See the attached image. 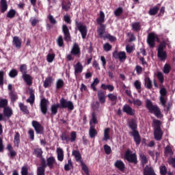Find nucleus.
<instances>
[{
  "label": "nucleus",
  "instance_id": "30",
  "mask_svg": "<svg viewBox=\"0 0 175 175\" xmlns=\"http://www.w3.org/2000/svg\"><path fill=\"white\" fill-rule=\"evenodd\" d=\"M20 72L22 73V78L25 81L26 72H27V66L26 65V64H22V65L20 66Z\"/></svg>",
  "mask_w": 175,
  "mask_h": 175
},
{
  "label": "nucleus",
  "instance_id": "49",
  "mask_svg": "<svg viewBox=\"0 0 175 175\" xmlns=\"http://www.w3.org/2000/svg\"><path fill=\"white\" fill-rule=\"evenodd\" d=\"M157 77L159 81L161 84H163V83L165 81V77L163 76V73H162V72H157Z\"/></svg>",
  "mask_w": 175,
  "mask_h": 175
},
{
  "label": "nucleus",
  "instance_id": "23",
  "mask_svg": "<svg viewBox=\"0 0 175 175\" xmlns=\"http://www.w3.org/2000/svg\"><path fill=\"white\" fill-rule=\"evenodd\" d=\"M107 98L109 100H111L113 105H116V103H117V100H118L117 94H113V92H109V94H107Z\"/></svg>",
  "mask_w": 175,
  "mask_h": 175
},
{
  "label": "nucleus",
  "instance_id": "4",
  "mask_svg": "<svg viewBox=\"0 0 175 175\" xmlns=\"http://www.w3.org/2000/svg\"><path fill=\"white\" fill-rule=\"evenodd\" d=\"M152 122L154 124V139H156V140H161L163 135V132L161 128V125L162 124V122L161 120H157V118H154L152 120Z\"/></svg>",
  "mask_w": 175,
  "mask_h": 175
},
{
  "label": "nucleus",
  "instance_id": "47",
  "mask_svg": "<svg viewBox=\"0 0 175 175\" xmlns=\"http://www.w3.org/2000/svg\"><path fill=\"white\" fill-rule=\"evenodd\" d=\"M123 12H124L123 8L120 6L119 8H117L116 10H114V15L116 16V17H120V16H122Z\"/></svg>",
  "mask_w": 175,
  "mask_h": 175
},
{
  "label": "nucleus",
  "instance_id": "40",
  "mask_svg": "<svg viewBox=\"0 0 175 175\" xmlns=\"http://www.w3.org/2000/svg\"><path fill=\"white\" fill-rule=\"evenodd\" d=\"M18 105L21 110L23 111L24 114H29V110L26 105H24V103L22 102H21Z\"/></svg>",
  "mask_w": 175,
  "mask_h": 175
},
{
  "label": "nucleus",
  "instance_id": "18",
  "mask_svg": "<svg viewBox=\"0 0 175 175\" xmlns=\"http://www.w3.org/2000/svg\"><path fill=\"white\" fill-rule=\"evenodd\" d=\"M157 57L161 59V61H165L167 58V53L166 50H163L158 47L157 49Z\"/></svg>",
  "mask_w": 175,
  "mask_h": 175
},
{
  "label": "nucleus",
  "instance_id": "12",
  "mask_svg": "<svg viewBox=\"0 0 175 175\" xmlns=\"http://www.w3.org/2000/svg\"><path fill=\"white\" fill-rule=\"evenodd\" d=\"M62 32L64 35V40H66V42H70L72 38L70 32L69 31V28L66 24H63L62 25Z\"/></svg>",
  "mask_w": 175,
  "mask_h": 175
},
{
  "label": "nucleus",
  "instance_id": "59",
  "mask_svg": "<svg viewBox=\"0 0 175 175\" xmlns=\"http://www.w3.org/2000/svg\"><path fill=\"white\" fill-rule=\"evenodd\" d=\"M16 99H18V95L16 91H14V90H12V91L11 92V100L12 102H16Z\"/></svg>",
  "mask_w": 175,
  "mask_h": 175
},
{
  "label": "nucleus",
  "instance_id": "19",
  "mask_svg": "<svg viewBox=\"0 0 175 175\" xmlns=\"http://www.w3.org/2000/svg\"><path fill=\"white\" fill-rule=\"evenodd\" d=\"M6 149L9 152L8 155H10V158H14V157L17 155L16 152H15V150L13 148L12 143H8V144H7Z\"/></svg>",
  "mask_w": 175,
  "mask_h": 175
},
{
  "label": "nucleus",
  "instance_id": "6",
  "mask_svg": "<svg viewBox=\"0 0 175 175\" xmlns=\"http://www.w3.org/2000/svg\"><path fill=\"white\" fill-rule=\"evenodd\" d=\"M81 54V47L79 44L77 42L74 43L72 49H71L70 54H67L66 58L68 61H73L75 57L72 55H80Z\"/></svg>",
  "mask_w": 175,
  "mask_h": 175
},
{
  "label": "nucleus",
  "instance_id": "26",
  "mask_svg": "<svg viewBox=\"0 0 175 175\" xmlns=\"http://www.w3.org/2000/svg\"><path fill=\"white\" fill-rule=\"evenodd\" d=\"M144 175H156V174L152 167H148V165H146L144 170Z\"/></svg>",
  "mask_w": 175,
  "mask_h": 175
},
{
  "label": "nucleus",
  "instance_id": "22",
  "mask_svg": "<svg viewBox=\"0 0 175 175\" xmlns=\"http://www.w3.org/2000/svg\"><path fill=\"white\" fill-rule=\"evenodd\" d=\"M114 166L116 167H118L119 170H121V172H124L125 170V164L122 160H116V163H114Z\"/></svg>",
  "mask_w": 175,
  "mask_h": 175
},
{
  "label": "nucleus",
  "instance_id": "24",
  "mask_svg": "<svg viewBox=\"0 0 175 175\" xmlns=\"http://www.w3.org/2000/svg\"><path fill=\"white\" fill-rule=\"evenodd\" d=\"M12 43L17 49H21L22 46V40L18 36H14Z\"/></svg>",
  "mask_w": 175,
  "mask_h": 175
},
{
  "label": "nucleus",
  "instance_id": "41",
  "mask_svg": "<svg viewBox=\"0 0 175 175\" xmlns=\"http://www.w3.org/2000/svg\"><path fill=\"white\" fill-rule=\"evenodd\" d=\"M159 10V6H154V8H150L148 11V14H150V16H155L156 14H157Z\"/></svg>",
  "mask_w": 175,
  "mask_h": 175
},
{
  "label": "nucleus",
  "instance_id": "3",
  "mask_svg": "<svg viewBox=\"0 0 175 175\" xmlns=\"http://www.w3.org/2000/svg\"><path fill=\"white\" fill-rule=\"evenodd\" d=\"M146 107L150 113H154L157 118H162V117H163L159 106H158V105H154L150 99H146Z\"/></svg>",
  "mask_w": 175,
  "mask_h": 175
},
{
  "label": "nucleus",
  "instance_id": "61",
  "mask_svg": "<svg viewBox=\"0 0 175 175\" xmlns=\"http://www.w3.org/2000/svg\"><path fill=\"white\" fill-rule=\"evenodd\" d=\"M32 27H36V24L39 23L38 18H36V17L31 18L29 20Z\"/></svg>",
  "mask_w": 175,
  "mask_h": 175
},
{
  "label": "nucleus",
  "instance_id": "10",
  "mask_svg": "<svg viewBox=\"0 0 175 175\" xmlns=\"http://www.w3.org/2000/svg\"><path fill=\"white\" fill-rule=\"evenodd\" d=\"M32 126L34 128L36 133H40V135L43 134L44 132V128L39 121H37L36 120H32Z\"/></svg>",
  "mask_w": 175,
  "mask_h": 175
},
{
  "label": "nucleus",
  "instance_id": "31",
  "mask_svg": "<svg viewBox=\"0 0 175 175\" xmlns=\"http://www.w3.org/2000/svg\"><path fill=\"white\" fill-rule=\"evenodd\" d=\"M33 154L37 157V158H40L42 161L43 157V150L42 148H34Z\"/></svg>",
  "mask_w": 175,
  "mask_h": 175
},
{
  "label": "nucleus",
  "instance_id": "34",
  "mask_svg": "<svg viewBox=\"0 0 175 175\" xmlns=\"http://www.w3.org/2000/svg\"><path fill=\"white\" fill-rule=\"evenodd\" d=\"M174 152L172 150V148L170 146L167 145L166 146V147L165 148V151H164V154L165 157H169V158H170V157H172V155H173Z\"/></svg>",
  "mask_w": 175,
  "mask_h": 175
},
{
  "label": "nucleus",
  "instance_id": "1",
  "mask_svg": "<svg viewBox=\"0 0 175 175\" xmlns=\"http://www.w3.org/2000/svg\"><path fill=\"white\" fill-rule=\"evenodd\" d=\"M59 107L68 109V110H74L75 105L72 100H68L65 98H61V99H59V103L51 105V111L53 116L57 114Z\"/></svg>",
  "mask_w": 175,
  "mask_h": 175
},
{
  "label": "nucleus",
  "instance_id": "50",
  "mask_svg": "<svg viewBox=\"0 0 175 175\" xmlns=\"http://www.w3.org/2000/svg\"><path fill=\"white\" fill-rule=\"evenodd\" d=\"M64 85V81L63 79H58V80L56 82V88L57 90H59L60 88H62Z\"/></svg>",
  "mask_w": 175,
  "mask_h": 175
},
{
  "label": "nucleus",
  "instance_id": "46",
  "mask_svg": "<svg viewBox=\"0 0 175 175\" xmlns=\"http://www.w3.org/2000/svg\"><path fill=\"white\" fill-rule=\"evenodd\" d=\"M104 39H108L109 42H116L117 40L116 36H113L111 33H106L104 36Z\"/></svg>",
  "mask_w": 175,
  "mask_h": 175
},
{
  "label": "nucleus",
  "instance_id": "51",
  "mask_svg": "<svg viewBox=\"0 0 175 175\" xmlns=\"http://www.w3.org/2000/svg\"><path fill=\"white\" fill-rule=\"evenodd\" d=\"M134 85L136 90H137L138 92H142V82L139 81V80H135L134 82Z\"/></svg>",
  "mask_w": 175,
  "mask_h": 175
},
{
  "label": "nucleus",
  "instance_id": "8",
  "mask_svg": "<svg viewBox=\"0 0 175 175\" xmlns=\"http://www.w3.org/2000/svg\"><path fill=\"white\" fill-rule=\"evenodd\" d=\"M61 137L62 140H66V142H75L77 137V133L76 131H72L70 133V137L69 132H68V131H64V132L62 133Z\"/></svg>",
  "mask_w": 175,
  "mask_h": 175
},
{
  "label": "nucleus",
  "instance_id": "11",
  "mask_svg": "<svg viewBox=\"0 0 175 175\" xmlns=\"http://www.w3.org/2000/svg\"><path fill=\"white\" fill-rule=\"evenodd\" d=\"M113 56L114 57V58H116V59H119L120 62L125 61V59H126L127 58L126 53H125V51L118 52L117 51H115L113 53Z\"/></svg>",
  "mask_w": 175,
  "mask_h": 175
},
{
  "label": "nucleus",
  "instance_id": "62",
  "mask_svg": "<svg viewBox=\"0 0 175 175\" xmlns=\"http://www.w3.org/2000/svg\"><path fill=\"white\" fill-rule=\"evenodd\" d=\"M160 173L162 175H166L167 173V168H166V165H162L160 167Z\"/></svg>",
  "mask_w": 175,
  "mask_h": 175
},
{
  "label": "nucleus",
  "instance_id": "37",
  "mask_svg": "<svg viewBox=\"0 0 175 175\" xmlns=\"http://www.w3.org/2000/svg\"><path fill=\"white\" fill-rule=\"evenodd\" d=\"M8 5L6 0H1V12L5 13L8 10Z\"/></svg>",
  "mask_w": 175,
  "mask_h": 175
},
{
  "label": "nucleus",
  "instance_id": "27",
  "mask_svg": "<svg viewBox=\"0 0 175 175\" xmlns=\"http://www.w3.org/2000/svg\"><path fill=\"white\" fill-rule=\"evenodd\" d=\"M35 91L33 88L29 89V98L27 99V102H29L31 105L35 102Z\"/></svg>",
  "mask_w": 175,
  "mask_h": 175
},
{
  "label": "nucleus",
  "instance_id": "15",
  "mask_svg": "<svg viewBox=\"0 0 175 175\" xmlns=\"http://www.w3.org/2000/svg\"><path fill=\"white\" fill-rule=\"evenodd\" d=\"M40 110L43 114H46L48 111V100L46 98H42L40 103Z\"/></svg>",
  "mask_w": 175,
  "mask_h": 175
},
{
  "label": "nucleus",
  "instance_id": "17",
  "mask_svg": "<svg viewBox=\"0 0 175 175\" xmlns=\"http://www.w3.org/2000/svg\"><path fill=\"white\" fill-rule=\"evenodd\" d=\"M122 111L124 113H126V114H129V116H135L136 111L135 109H133L130 105L125 104L122 107Z\"/></svg>",
  "mask_w": 175,
  "mask_h": 175
},
{
  "label": "nucleus",
  "instance_id": "57",
  "mask_svg": "<svg viewBox=\"0 0 175 175\" xmlns=\"http://www.w3.org/2000/svg\"><path fill=\"white\" fill-rule=\"evenodd\" d=\"M57 43L59 47H62L64 44V39L62 35H59L57 39Z\"/></svg>",
  "mask_w": 175,
  "mask_h": 175
},
{
  "label": "nucleus",
  "instance_id": "5",
  "mask_svg": "<svg viewBox=\"0 0 175 175\" xmlns=\"http://www.w3.org/2000/svg\"><path fill=\"white\" fill-rule=\"evenodd\" d=\"M72 155L75 157L77 162H80L81 166L82 167V170L87 175H90V171L88 165L83 163V160L82 159L81 154L79 150H72Z\"/></svg>",
  "mask_w": 175,
  "mask_h": 175
},
{
  "label": "nucleus",
  "instance_id": "63",
  "mask_svg": "<svg viewBox=\"0 0 175 175\" xmlns=\"http://www.w3.org/2000/svg\"><path fill=\"white\" fill-rule=\"evenodd\" d=\"M167 162L169 165H172V167H175V157H173V156H171V157L168 159Z\"/></svg>",
  "mask_w": 175,
  "mask_h": 175
},
{
  "label": "nucleus",
  "instance_id": "25",
  "mask_svg": "<svg viewBox=\"0 0 175 175\" xmlns=\"http://www.w3.org/2000/svg\"><path fill=\"white\" fill-rule=\"evenodd\" d=\"M105 21V14L103 10L100 11L99 17L96 18V23L98 25H102Z\"/></svg>",
  "mask_w": 175,
  "mask_h": 175
},
{
  "label": "nucleus",
  "instance_id": "29",
  "mask_svg": "<svg viewBox=\"0 0 175 175\" xmlns=\"http://www.w3.org/2000/svg\"><path fill=\"white\" fill-rule=\"evenodd\" d=\"M53 79L52 76H49L48 77H46V79L44 81V83H43V86L45 88H48L49 87L51 86V85L53 83Z\"/></svg>",
  "mask_w": 175,
  "mask_h": 175
},
{
  "label": "nucleus",
  "instance_id": "28",
  "mask_svg": "<svg viewBox=\"0 0 175 175\" xmlns=\"http://www.w3.org/2000/svg\"><path fill=\"white\" fill-rule=\"evenodd\" d=\"M14 143L16 147H19L21 143V135L18 131H16L14 137Z\"/></svg>",
  "mask_w": 175,
  "mask_h": 175
},
{
  "label": "nucleus",
  "instance_id": "20",
  "mask_svg": "<svg viewBox=\"0 0 175 175\" xmlns=\"http://www.w3.org/2000/svg\"><path fill=\"white\" fill-rule=\"evenodd\" d=\"M55 163H56V160L53 156L48 157V159H46V167L49 166L50 169H53Z\"/></svg>",
  "mask_w": 175,
  "mask_h": 175
},
{
  "label": "nucleus",
  "instance_id": "16",
  "mask_svg": "<svg viewBox=\"0 0 175 175\" xmlns=\"http://www.w3.org/2000/svg\"><path fill=\"white\" fill-rule=\"evenodd\" d=\"M97 96L100 103H105L107 98L106 91H103V90H98L97 92Z\"/></svg>",
  "mask_w": 175,
  "mask_h": 175
},
{
  "label": "nucleus",
  "instance_id": "45",
  "mask_svg": "<svg viewBox=\"0 0 175 175\" xmlns=\"http://www.w3.org/2000/svg\"><path fill=\"white\" fill-rule=\"evenodd\" d=\"M170 70H172V66L170 64H165L163 69V73L168 75Z\"/></svg>",
  "mask_w": 175,
  "mask_h": 175
},
{
  "label": "nucleus",
  "instance_id": "7",
  "mask_svg": "<svg viewBox=\"0 0 175 175\" xmlns=\"http://www.w3.org/2000/svg\"><path fill=\"white\" fill-rule=\"evenodd\" d=\"M124 159H126L128 162L137 165L138 163V159L137 153H133L132 150H130V148H127V150L125 152Z\"/></svg>",
  "mask_w": 175,
  "mask_h": 175
},
{
  "label": "nucleus",
  "instance_id": "9",
  "mask_svg": "<svg viewBox=\"0 0 175 175\" xmlns=\"http://www.w3.org/2000/svg\"><path fill=\"white\" fill-rule=\"evenodd\" d=\"M75 25L78 28L79 32H81L83 39H85L88 33L87 25H83L81 21H75Z\"/></svg>",
  "mask_w": 175,
  "mask_h": 175
},
{
  "label": "nucleus",
  "instance_id": "56",
  "mask_svg": "<svg viewBox=\"0 0 175 175\" xmlns=\"http://www.w3.org/2000/svg\"><path fill=\"white\" fill-rule=\"evenodd\" d=\"M139 158L141 159V163L142 165H146V163H148V160L146 154H139Z\"/></svg>",
  "mask_w": 175,
  "mask_h": 175
},
{
  "label": "nucleus",
  "instance_id": "64",
  "mask_svg": "<svg viewBox=\"0 0 175 175\" xmlns=\"http://www.w3.org/2000/svg\"><path fill=\"white\" fill-rule=\"evenodd\" d=\"M21 174L22 175H28L29 174L27 167H22Z\"/></svg>",
  "mask_w": 175,
  "mask_h": 175
},
{
  "label": "nucleus",
  "instance_id": "53",
  "mask_svg": "<svg viewBox=\"0 0 175 175\" xmlns=\"http://www.w3.org/2000/svg\"><path fill=\"white\" fill-rule=\"evenodd\" d=\"M71 3L70 1L68 2H62V9L66 10V12H68L69 9L70 8Z\"/></svg>",
  "mask_w": 175,
  "mask_h": 175
},
{
  "label": "nucleus",
  "instance_id": "14",
  "mask_svg": "<svg viewBox=\"0 0 175 175\" xmlns=\"http://www.w3.org/2000/svg\"><path fill=\"white\" fill-rule=\"evenodd\" d=\"M156 40V34L154 32H150L148 34L147 43L149 47H154Z\"/></svg>",
  "mask_w": 175,
  "mask_h": 175
},
{
  "label": "nucleus",
  "instance_id": "55",
  "mask_svg": "<svg viewBox=\"0 0 175 175\" xmlns=\"http://www.w3.org/2000/svg\"><path fill=\"white\" fill-rule=\"evenodd\" d=\"M55 53H49L46 57V59H47L48 62H53V61L55 59Z\"/></svg>",
  "mask_w": 175,
  "mask_h": 175
},
{
  "label": "nucleus",
  "instance_id": "54",
  "mask_svg": "<svg viewBox=\"0 0 175 175\" xmlns=\"http://www.w3.org/2000/svg\"><path fill=\"white\" fill-rule=\"evenodd\" d=\"M99 106H100V103L98 100H96V102H93V103L92 104L93 111L94 112L98 111V110H99Z\"/></svg>",
  "mask_w": 175,
  "mask_h": 175
},
{
  "label": "nucleus",
  "instance_id": "35",
  "mask_svg": "<svg viewBox=\"0 0 175 175\" xmlns=\"http://www.w3.org/2000/svg\"><path fill=\"white\" fill-rule=\"evenodd\" d=\"M75 68V73H81L83 70V66L81 64V62H77V64L74 66Z\"/></svg>",
  "mask_w": 175,
  "mask_h": 175
},
{
  "label": "nucleus",
  "instance_id": "43",
  "mask_svg": "<svg viewBox=\"0 0 175 175\" xmlns=\"http://www.w3.org/2000/svg\"><path fill=\"white\" fill-rule=\"evenodd\" d=\"M57 159L59 161H63L64 159V152H63V149L61 148L60 147H59L58 148H57Z\"/></svg>",
  "mask_w": 175,
  "mask_h": 175
},
{
  "label": "nucleus",
  "instance_id": "58",
  "mask_svg": "<svg viewBox=\"0 0 175 175\" xmlns=\"http://www.w3.org/2000/svg\"><path fill=\"white\" fill-rule=\"evenodd\" d=\"M28 135H29V139L31 140H34V139H35V132H34V130L32 128H29V129L28 131Z\"/></svg>",
  "mask_w": 175,
  "mask_h": 175
},
{
  "label": "nucleus",
  "instance_id": "13",
  "mask_svg": "<svg viewBox=\"0 0 175 175\" xmlns=\"http://www.w3.org/2000/svg\"><path fill=\"white\" fill-rule=\"evenodd\" d=\"M45 167H46V161L42 156V157L41 159V167H38L37 174L38 175H45Z\"/></svg>",
  "mask_w": 175,
  "mask_h": 175
},
{
  "label": "nucleus",
  "instance_id": "39",
  "mask_svg": "<svg viewBox=\"0 0 175 175\" xmlns=\"http://www.w3.org/2000/svg\"><path fill=\"white\" fill-rule=\"evenodd\" d=\"M110 131H111L110 128H105L104 129V136H103V140L107 141L110 139Z\"/></svg>",
  "mask_w": 175,
  "mask_h": 175
},
{
  "label": "nucleus",
  "instance_id": "36",
  "mask_svg": "<svg viewBox=\"0 0 175 175\" xmlns=\"http://www.w3.org/2000/svg\"><path fill=\"white\" fill-rule=\"evenodd\" d=\"M89 135L90 137H95V136L98 135V132L94 125H90V128L89 129Z\"/></svg>",
  "mask_w": 175,
  "mask_h": 175
},
{
  "label": "nucleus",
  "instance_id": "32",
  "mask_svg": "<svg viewBox=\"0 0 175 175\" xmlns=\"http://www.w3.org/2000/svg\"><path fill=\"white\" fill-rule=\"evenodd\" d=\"M3 114L4 116H5V117H12V114H13V110L12 109V107H10V106H5V108L3 110Z\"/></svg>",
  "mask_w": 175,
  "mask_h": 175
},
{
  "label": "nucleus",
  "instance_id": "60",
  "mask_svg": "<svg viewBox=\"0 0 175 175\" xmlns=\"http://www.w3.org/2000/svg\"><path fill=\"white\" fill-rule=\"evenodd\" d=\"M10 77H16L18 76V70L16 69H12L9 72Z\"/></svg>",
  "mask_w": 175,
  "mask_h": 175
},
{
  "label": "nucleus",
  "instance_id": "21",
  "mask_svg": "<svg viewBox=\"0 0 175 175\" xmlns=\"http://www.w3.org/2000/svg\"><path fill=\"white\" fill-rule=\"evenodd\" d=\"M105 31H106V25L103 23L100 25L97 29V32L100 38H103V39H105L104 33Z\"/></svg>",
  "mask_w": 175,
  "mask_h": 175
},
{
  "label": "nucleus",
  "instance_id": "52",
  "mask_svg": "<svg viewBox=\"0 0 175 175\" xmlns=\"http://www.w3.org/2000/svg\"><path fill=\"white\" fill-rule=\"evenodd\" d=\"M100 83L99 79L98 77H96V79H94L93 83L91 84V88L93 89L94 91H96V85Z\"/></svg>",
  "mask_w": 175,
  "mask_h": 175
},
{
  "label": "nucleus",
  "instance_id": "2",
  "mask_svg": "<svg viewBox=\"0 0 175 175\" xmlns=\"http://www.w3.org/2000/svg\"><path fill=\"white\" fill-rule=\"evenodd\" d=\"M129 128L131 129L129 132V135L133 136L134 142L137 145L141 144L142 142V136L138 131V124L137 120L135 118H131L128 121Z\"/></svg>",
  "mask_w": 175,
  "mask_h": 175
},
{
  "label": "nucleus",
  "instance_id": "42",
  "mask_svg": "<svg viewBox=\"0 0 175 175\" xmlns=\"http://www.w3.org/2000/svg\"><path fill=\"white\" fill-rule=\"evenodd\" d=\"M144 80H145V87L146 88H148L149 90L152 88V81L151 79H150V77H145Z\"/></svg>",
  "mask_w": 175,
  "mask_h": 175
},
{
  "label": "nucleus",
  "instance_id": "38",
  "mask_svg": "<svg viewBox=\"0 0 175 175\" xmlns=\"http://www.w3.org/2000/svg\"><path fill=\"white\" fill-rule=\"evenodd\" d=\"M25 81L27 85H31L33 83V77L31 75H29L27 72H25Z\"/></svg>",
  "mask_w": 175,
  "mask_h": 175
},
{
  "label": "nucleus",
  "instance_id": "33",
  "mask_svg": "<svg viewBox=\"0 0 175 175\" xmlns=\"http://www.w3.org/2000/svg\"><path fill=\"white\" fill-rule=\"evenodd\" d=\"M132 29L136 32H139L142 29V24L140 21H136L132 23Z\"/></svg>",
  "mask_w": 175,
  "mask_h": 175
},
{
  "label": "nucleus",
  "instance_id": "48",
  "mask_svg": "<svg viewBox=\"0 0 175 175\" xmlns=\"http://www.w3.org/2000/svg\"><path fill=\"white\" fill-rule=\"evenodd\" d=\"M16 14V10L15 9H10L7 13V17L8 18H14Z\"/></svg>",
  "mask_w": 175,
  "mask_h": 175
},
{
  "label": "nucleus",
  "instance_id": "44",
  "mask_svg": "<svg viewBox=\"0 0 175 175\" xmlns=\"http://www.w3.org/2000/svg\"><path fill=\"white\" fill-rule=\"evenodd\" d=\"M8 99L5 98H1L0 99V108H3V110H5L6 106H8Z\"/></svg>",
  "mask_w": 175,
  "mask_h": 175
}]
</instances>
